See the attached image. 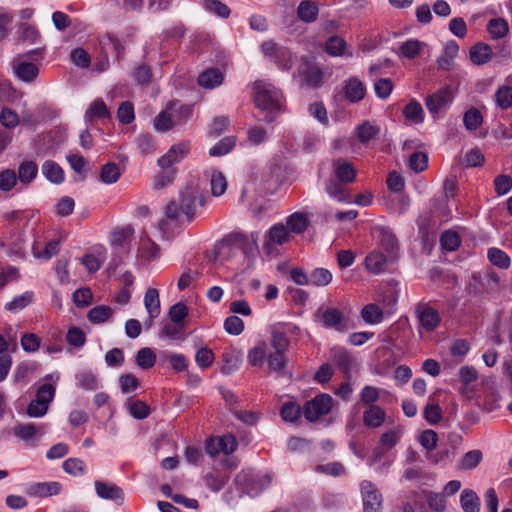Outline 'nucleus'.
Wrapping results in <instances>:
<instances>
[{
  "instance_id": "nucleus-63",
  "label": "nucleus",
  "mask_w": 512,
  "mask_h": 512,
  "mask_svg": "<svg viewBox=\"0 0 512 512\" xmlns=\"http://www.w3.org/2000/svg\"><path fill=\"white\" fill-rule=\"evenodd\" d=\"M483 121L481 113L476 108H471L465 112L463 123L466 129L473 131L478 129Z\"/></svg>"
},
{
  "instance_id": "nucleus-41",
  "label": "nucleus",
  "mask_w": 512,
  "mask_h": 512,
  "mask_svg": "<svg viewBox=\"0 0 512 512\" xmlns=\"http://www.w3.org/2000/svg\"><path fill=\"white\" fill-rule=\"evenodd\" d=\"M285 226L290 233L300 234L306 230L308 218L302 213H293L287 218Z\"/></svg>"
},
{
  "instance_id": "nucleus-8",
  "label": "nucleus",
  "mask_w": 512,
  "mask_h": 512,
  "mask_svg": "<svg viewBox=\"0 0 512 512\" xmlns=\"http://www.w3.org/2000/svg\"><path fill=\"white\" fill-rule=\"evenodd\" d=\"M189 151V142L184 141L175 144L157 160V164L160 168L176 169L174 165L182 161L188 155Z\"/></svg>"
},
{
  "instance_id": "nucleus-53",
  "label": "nucleus",
  "mask_w": 512,
  "mask_h": 512,
  "mask_svg": "<svg viewBox=\"0 0 512 512\" xmlns=\"http://www.w3.org/2000/svg\"><path fill=\"white\" fill-rule=\"evenodd\" d=\"M156 363V355L149 347H144L138 350L136 354V364L141 369H150Z\"/></svg>"
},
{
  "instance_id": "nucleus-45",
  "label": "nucleus",
  "mask_w": 512,
  "mask_h": 512,
  "mask_svg": "<svg viewBox=\"0 0 512 512\" xmlns=\"http://www.w3.org/2000/svg\"><path fill=\"white\" fill-rule=\"evenodd\" d=\"M236 144L235 136H227L221 139L209 150V155L212 157H219L228 154Z\"/></svg>"
},
{
  "instance_id": "nucleus-51",
  "label": "nucleus",
  "mask_w": 512,
  "mask_h": 512,
  "mask_svg": "<svg viewBox=\"0 0 512 512\" xmlns=\"http://www.w3.org/2000/svg\"><path fill=\"white\" fill-rule=\"evenodd\" d=\"M33 297V292L26 291L21 295L15 296L10 302H7L5 304V309L12 312L21 310L32 303Z\"/></svg>"
},
{
  "instance_id": "nucleus-30",
  "label": "nucleus",
  "mask_w": 512,
  "mask_h": 512,
  "mask_svg": "<svg viewBox=\"0 0 512 512\" xmlns=\"http://www.w3.org/2000/svg\"><path fill=\"white\" fill-rule=\"evenodd\" d=\"M113 316V309L107 305H98L90 309L87 313V319L92 324H103L109 321Z\"/></svg>"
},
{
  "instance_id": "nucleus-47",
  "label": "nucleus",
  "mask_w": 512,
  "mask_h": 512,
  "mask_svg": "<svg viewBox=\"0 0 512 512\" xmlns=\"http://www.w3.org/2000/svg\"><path fill=\"white\" fill-rule=\"evenodd\" d=\"M487 30L493 39H500L507 36L509 26L506 20L502 18H494L488 22Z\"/></svg>"
},
{
  "instance_id": "nucleus-56",
  "label": "nucleus",
  "mask_w": 512,
  "mask_h": 512,
  "mask_svg": "<svg viewBox=\"0 0 512 512\" xmlns=\"http://www.w3.org/2000/svg\"><path fill=\"white\" fill-rule=\"evenodd\" d=\"M333 279L332 273L326 268H316L311 272L310 284L314 286H327Z\"/></svg>"
},
{
  "instance_id": "nucleus-21",
  "label": "nucleus",
  "mask_w": 512,
  "mask_h": 512,
  "mask_svg": "<svg viewBox=\"0 0 512 512\" xmlns=\"http://www.w3.org/2000/svg\"><path fill=\"white\" fill-rule=\"evenodd\" d=\"M166 108L169 111L175 126L185 123L192 115L191 105L181 104L177 101L170 102Z\"/></svg>"
},
{
  "instance_id": "nucleus-31",
  "label": "nucleus",
  "mask_w": 512,
  "mask_h": 512,
  "mask_svg": "<svg viewBox=\"0 0 512 512\" xmlns=\"http://www.w3.org/2000/svg\"><path fill=\"white\" fill-rule=\"evenodd\" d=\"M460 504L464 512H480V498L471 489H464L461 492Z\"/></svg>"
},
{
  "instance_id": "nucleus-59",
  "label": "nucleus",
  "mask_w": 512,
  "mask_h": 512,
  "mask_svg": "<svg viewBox=\"0 0 512 512\" xmlns=\"http://www.w3.org/2000/svg\"><path fill=\"white\" fill-rule=\"evenodd\" d=\"M325 49L331 56H342L345 54L346 42L341 37L332 36L327 40Z\"/></svg>"
},
{
  "instance_id": "nucleus-36",
  "label": "nucleus",
  "mask_w": 512,
  "mask_h": 512,
  "mask_svg": "<svg viewBox=\"0 0 512 512\" xmlns=\"http://www.w3.org/2000/svg\"><path fill=\"white\" fill-rule=\"evenodd\" d=\"M360 314L363 321L370 325L379 324L384 318L383 310L376 304L365 305Z\"/></svg>"
},
{
  "instance_id": "nucleus-7",
  "label": "nucleus",
  "mask_w": 512,
  "mask_h": 512,
  "mask_svg": "<svg viewBox=\"0 0 512 512\" xmlns=\"http://www.w3.org/2000/svg\"><path fill=\"white\" fill-rule=\"evenodd\" d=\"M290 238L291 233L284 224H275L265 235L263 249L267 254H271L276 246L287 243Z\"/></svg>"
},
{
  "instance_id": "nucleus-5",
  "label": "nucleus",
  "mask_w": 512,
  "mask_h": 512,
  "mask_svg": "<svg viewBox=\"0 0 512 512\" xmlns=\"http://www.w3.org/2000/svg\"><path fill=\"white\" fill-rule=\"evenodd\" d=\"M333 406V399L328 394H320L308 401L304 406V416L310 421L314 422L320 417L327 415Z\"/></svg>"
},
{
  "instance_id": "nucleus-9",
  "label": "nucleus",
  "mask_w": 512,
  "mask_h": 512,
  "mask_svg": "<svg viewBox=\"0 0 512 512\" xmlns=\"http://www.w3.org/2000/svg\"><path fill=\"white\" fill-rule=\"evenodd\" d=\"M94 488L99 498L112 501L119 506L124 503V491L115 483L110 481L96 480L94 482Z\"/></svg>"
},
{
  "instance_id": "nucleus-64",
  "label": "nucleus",
  "mask_w": 512,
  "mask_h": 512,
  "mask_svg": "<svg viewBox=\"0 0 512 512\" xmlns=\"http://www.w3.org/2000/svg\"><path fill=\"white\" fill-rule=\"evenodd\" d=\"M16 172L12 169L0 171V190L3 192L11 191L17 184Z\"/></svg>"
},
{
  "instance_id": "nucleus-15",
  "label": "nucleus",
  "mask_w": 512,
  "mask_h": 512,
  "mask_svg": "<svg viewBox=\"0 0 512 512\" xmlns=\"http://www.w3.org/2000/svg\"><path fill=\"white\" fill-rule=\"evenodd\" d=\"M342 93L348 102L357 103L365 97L366 87L358 78L350 77L344 82Z\"/></svg>"
},
{
  "instance_id": "nucleus-12",
  "label": "nucleus",
  "mask_w": 512,
  "mask_h": 512,
  "mask_svg": "<svg viewBox=\"0 0 512 512\" xmlns=\"http://www.w3.org/2000/svg\"><path fill=\"white\" fill-rule=\"evenodd\" d=\"M453 101V93L449 87L437 90L428 95L425 99V105L431 114H438L441 110L449 108Z\"/></svg>"
},
{
  "instance_id": "nucleus-44",
  "label": "nucleus",
  "mask_w": 512,
  "mask_h": 512,
  "mask_svg": "<svg viewBox=\"0 0 512 512\" xmlns=\"http://www.w3.org/2000/svg\"><path fill=\"white\" fill-rule=\"evenodd\" d=\"M403 114L407 120L416 124L422 123L424 121V110L421 104L416 100L410 101L405 106Z\"/></svg>"
},
{
  "instance_id": "nucleus-2",
  "label": "nucleus",
  "mask_w": 512,
  "mask_h": 512,
  "mask_svg": "<svg viewBox=\"0 0 512 512\" xmlns=\"http://www.w3.org/2000/svg\"><path fill=\"white\" fill-rule=\"evenodd\" d=\"M55 392V385L51 383L41 385L36 392L35 399L32 400L27 407V415L31 418H40L46 415L49 404L55 397Z\"/></svg>"
},
{
  "instance_id": "nucleus-55",
  "label": "nucleus",
  "mask_w": 512,
  "mask_h": 512,
  "mask_svg": "<svg viewBox=\"0 0 512 512\" xmlns=\"http://www.w3.org/2000/svg\"><path fill=\"white\" fill-rule=\"evenodd\" d=\"M120 176V168L115 163H107L101 168L100 179L105 184H113L117 182Z\"/></svg>"
},
{
  "instance_id": "nucleus-14",
  "label": "nucleus",
  "mask_w": 512,
  "mask_h": 512,
  "mask_svg": "<svg viewBox=\"0 0 512 512\" xmlns=\"http://www.w3.org/2000/svg\"><path fill=\"white\" fill-rule=\"evenodd\" d=\"M62 485L57 481L33 482L26 488V493L30 497L46 498L60 494Z\"/></svg>"
},
{
  "instance_id": "nucleus-11",
  "label": "nucleus",
  "mask_w": 512,
  "mask_h": 512,
  "mask_svg": "<svg viewBox=\"0 0 512 512\" xmlns=\"http://www.w3.org/2000/svg\"><path fill=\"white\" fill-rule=\"evenodd\" d=\"M45 428L44 424L18 423L13 427L12 433L27 445L35 446L37 438L44 435Z\"/></svg>"
},
{
  "instance_id": "nucleus-26",
  "label": "nucleus",
  "mask_w": 512,
  "mask_h": 512,
  "mask_svg": "<svg viewBox=\"0 0 512 512\" xmlns=\"http://www.w3.org/2000/svg\"><path fill=\"white\" fill-rule=\"evenodd\" d=\"M110 116L109 110L103 100L97 99L91 103L85 112V122L89 125L95 119H104Z\"/></svg>"
},
{
  "instance_id": "nucleus-4",
  "label": "nucleus",
  "mask_w": 512,
  "mask_h": 512,
  "mask_svg": "<svg viewBox=\"0 0 512 512\" xmlns=\"http://www.w3.org/2000/svg\"><path fill=\"white\" fill-rule=\"evenodd\" d=\"M204 203V196L196 186H189L181 192L180 209L188 221L194 218L197 206H203Z\"/></svg>"
},
{
  "instance_id": "nucleus-33",
  "label": "nucleus",
  "mask_w": 512,
  "mask_h": 512,
  "mask_svg": "<svg viewBox=\"0 0 512 512\" xmlns=\"http://www.w3.org/2000/svg\"><path fill=\"white\" fill-rule=\"evenodd\" d=\"M261 50L265 56L269 57L274 62L277 58H287L289 62L291 58V52L288 49L279 47L271 40L263 42Z\"/></svg>"
},
{
  "instance_id": "nucleus-23",
  "label": "nucleus",
  "mask_w": 512,
  "mask_h": 512,
  "mask_svg": "<svg viewBox=\"0 0 512 512\" xmlns=\"http://www.w3.org/2000/svg\"><path fill=\"white\" fill-rule=\"evenodd\" d=\"M13 69L19 80L28 83L34 81L39 74L37 65L27 61L16 64Z\"/></svg>"
},
{
  "instance_id": "nucleus-39",
  "label": "nucleus",
  "mask_w": 512,
  "mask_h": 512,
  "mask_svg": "<svg viewBox=\"0 0 512 512\" xmlns=\"http://www.w3.org/2000/svg\"><path fill=\"white\" fill-rule=\"evenodd\" d=\"M210 179L211 192L213 196H221L227 189V181L225 176L216 170L207 172Z\"/></svg>"
},
{
  "instance_id": "nucleus-20",
  "label": "nucleus",
  "mask_w": 512,
  "mask_h": 512,
  "mask_svg": "<svg viewBox=\"0 0 512 512\" xmlns=\"http://www.w3.org/2000/svg\"><path fill=\"white\" fill-rule=\"evenodd\" d=\"M144 305L149 315V321L147 326H151L152 320L157 318L160 314V299L158 290L155 288H149L144 296Z\"/></svg>"
},
{
  "instance_id": "nucleus-6",
  "label": "nucleus",
  "mask_w": 512,
  "mask_h": 512,
  "mask_svg": "<svg viewBox=\"0 0 512 512\" xmlns=\"http://www.w3.org/2000/svg\"><path fill=\"white\" fill-rule=\"evenodd\" d=\"M364 512H381L382 496L376 486L367 480L360 484Z\"/></svg>"
},
{
  "instance_id": "nucleus-52",
  "label": "nucleus",
  "mask_w": 512,
  "mask_h": 512,
  "mask_svg": "<svg viewBox=\"0 0 512 512\" xmlns=\"http://www.w3.org/2000/svg\"><path fill=\"white\" fill-rule=\"evenodd\" d=\"M77 385L82 389L93 391L98 388L99 382L92 371H82L76 374Z\"/></svg>"
},
{
  "instance_id": "nucleus-25",
  "label": "nucleus",
  "mask_w": 512,
  "mask_h": 512,
  "mask_svg": "<svg viewBox=\"0 0 512 512\" xmlns=\"http://www.w3.org/2000/svg\"><path fill=\"white\" fill-rule=\"evenodd\" d=\"M319 14V7L317 3L311 0H304L300 2L297 8L298 18L306 23H312L316 21Z\"/></svg>"
},
{
  "instance_id": "nucleus-24",
  "label": "nucleus",
  "mask_w": 512,
  "mask_h": 512,
  "mask_svg": "<svg viewBox=\"0 0 512 512\" xmlns=\"http://www.w3.org/2000/svg\"><path fill=\"white\" fill-rule=\"evenodd\" d=\"M223 82V74L217 68L203 71L198 77V84L205 89H214Z\"/></svg>"
},
{
  "instance_id": "nucleus-58",
  "label": "nucleus",
  "mask_w": 512,
  "mask_h": 512,
  "mask_svg": "<svg viewBox=\"0 0 512 512\" xmlns=\"http://www.w3.org/2000/svg\"><path fill=\"white\" fill-rule=\"evenodd\" d=\"M139 254L146 260L155 259L159 255V247L149 238H142L139 246Z\"/></svg>"
},
{
  "instance_id": "nucleus-61",
  "label": "nucleus",
  "mask_w": 512,
  "mask_h": 512,
  "mask_svg": "<svg viewBox=\"0 0 512 512\" xmlns=\"http://www.w3.org/2000/svg\"><path fill=\"white\" fill-rule=\"evenodd\" d=\"M0 123L8 129H14L20 124V116L16 111L4 107L0 111Z\"/></svg>"
},
{
  "instance_id": "nucleus-48",
  "label": "nucleus",
  "mask_w": 512,
  "mask_h": 512,
  "mask_svg": "<svg viewBox=\"0 0 512 512\" xmlns=\"http://www.w3.org/2000/svg\"><path fill=\"white\" fill-rule=\"evenodd\" d=\"M482 460V452L480 450L468 451L460 460L458 468L461 471H470L475 469Z\"/></svg>"
},
{
  "instance_id": "nucleus-35",
  "label": "nucleus",
  "mask_w": 512,
  "mask_h": 512,
  "mask_svg": "<svg viewBox=\"0 0 512 512\" xmlns=\"http://www.w3.org/2000/svg\"><path fill=\"white\" fill-rule=\"evenodd\" d=\"M268 344L265 341L258 342L248 351L247 359L252 366L261 367L267 358Z\"/></svg>"
},
{
  "instance_id": "nucleus-43",
  "label": "nucleus",
  "mask_w": 512,
  "mask_h": 512,
  "mask_svg": "<svg viewBox=\"0 0 512 512\" xmlns=\"http://www.w3.org/2000/svg\"><path fill=\"white\" fill-rule=\"evenodd\" d=\"M442 409L433 400L432 396H429L428 403L424 407L423 417L431 425L439 423L442 419Z\"/></svg>"
},
{
  "instance_id": "nucleus-60",
  "label": "nucleus",
  "mask_w": 512,
  "mask_h": 512,
  "mask_svg": "<svg viewBox=\"0 0 512 512\" xmlns=\"http://www.w3.org/2000/svg\"><path fill=\"white\" fill-rule=\"evenodd\" d=\"M183 326L175 322H167L162 325L159 332L161 338H167L172 340L180 339L182 336Z\"/></svg>"
},
{
  "instance_id": "nucleus-40",
  "label": "nucleus",
  "mask_w": 512,
  "mask_h": 512,
  "mask_svg": "<svg viewBox=\"0 0 512 512\" xmlns=\"http://www.w3.org/2000/svg\"><path fill=\"white\" fill-rule=\"evenodd\" d=\"M380 133V127L371 123L370 121H364L357 127V137L363 144L368 143L370 140L375 138Z\"/></svg>"
},
{
  "instance_id": "nucleus-17",
  "label": "nucleus",
  "mask_w": 512,
  "mask_h": 512,
  "mask_svg": "<svg viewBox=\"0 0 512 512\" xmlns=\"http://www.w3.org/2000/svg\"><path fill=\"white\" fill-rule=\"evenodd\" d=\"M392 259H394V256L390 254L386 256L380 251H372L365 259V266L369 272L381 274L386 271L388 263Z\"/></svg>"
},
{
  "instance_id": "nucleus-16",
  "label": "nucleus",
  "mask_w": 512,
  "mask_h": 512,
  "mask_svg": "<svg viewBox=\"0 0 512 512\" xmlns=\"http://www.w3.org/2000/svg\"><path fill=\"white\" fill-rule=\"evenodd\" d=\"M494 57L492 47L484 42L474 44L469 50L470 61L477 66H483Z\"/></svg>"
},
{
  "instance_id": "nucleus-19",
  "label": "nucleus",
  "mask_w": 512,
  "mask_h": 512,
  "mask_svg": "<svg viewBox=\"0 0 512 512\" xmlns=\"http://www.w3.org/2000/svg\"><path fill=\"white\" fill-rule=\"evenodd\" d=\"M133 228L127 226L125 228L115 229L111 235V246L116 252H124L128 249L133 234Z\"/></svg>"
},
{
  "instance_id": "nucleus-34",
  "label": "nucleus",
  "mask_w": 512,
  "mask_h": 512,
  "mask_svg": "<svg viewBox=\"0 0 512 512\" xmlns=\"http://www.w3.org/2000/svg\"><path fill=\"white\" fill-rule=\"evenodd\" d=\"M494 101L498 108L507 110L512 107V86L500 85L494 94Z\"/></svg>"
},
{
  "instance_id": "nucleus-27",
  "label": "nucleus",
  "mask_w": 512,
  "mask_h": 512,
  "mask_svg": "<svg viewBox=\"0 0 512 512\" xmlns=\"http://www.w3.org/2000/svg\"><path fill=\"white\" fill-rule=\"evenodd\" d=\"M38 175V165L32 160H25L18 167L17 180L24 185L30 184Z\"/></svg>"
},
{
  "instance_id": "nucleus-1",
  "label": "nucleus",
  "mask_w": 512,
  "mask_h": 512,
  "mask_svg": "<svg viewBox=\"0 0 512 512\" xmlns=\"http://www.w3.org/2000/svg\"><path fill=\"white\" fill-rule=\"evenodd\" d=\"M254 102L257 108L266 111L268 115L265 121L270 123L275 118V113L282 111L283 96L279 89L264 80L254 83Z\"/></svg>"
},
{
  "instance_id": "nucleus-22",
  "label": "nucleus",
  "mask_w": 512,
  "mask_h": 512,
  "mask_svg": "<svg viewBox=\"0 0 512 512\" xmlns=\"http://www.w3.org/2000/svg\"><path fill=\"white\" fill-rule=\"evenodd\" d=\"M385 419L386 413L378 405H370L363 413V423L369 428L380 427Z\"/></svg>"
},
{
  "instance_id": "nucleus-3",
  "label": "nucleus",
  "mask_w": 512,
  "mask_h": 512,
  "mask_svg": "<svg viewBox=\"0 0 512 512\" xmlns=\"http://www.w3.org/2000/svg\"><path fill=\"white\" fill-rule=\"evenodd\" d=\"M315 320L325 329L337 332L348 330L347 318L344 313L335 307L319 308L314 314Z\"/></svg>"
},
{
  "instance_id": "nucleus-46",
  "label": "nucleus",
  "mask_w": 512,
  "mask_h": 512,
  "mask_svg": "<svg viewBox=\"0 0 512 512\" xmlns=\"http://www.w3.org/2000/svg\"><path fill=\"white\" fill-rule=\"evenodd\" d=\"M425 44L417 39H409L400 45V53L408 59L416 58L422 51Z\"/></svg>"
},
{
  "instance_id": "nucleus-37",
  "label": "nucleus",
  "mask_w": 512,
  "mask_h": 512,
  "mask_svg": "<svg viewBox=\"0 0 512 512\" xmlns=\"http://www.w3.org/2000/svg\"><path fill=\"white\" fill-rule=\"evenodd\" d=\"M66 341L74 349L80 350L86 344V333L78 326H71L67 330Z\"/></svg>"
},
{
  "instance_id": "nucleus-38",
  "label": "nucleus",
  "mask_w": 512,
  "mask_h": 512,
  "mask_svg": "<svg viewBox=\"0 0 512 512\" xmlns=\"http://www.w3.org/2000/svg\"><path fill=\"white\" fill-rule=\"evenodd\" d=\"M222 360L223 365L221 367V372L229 375L239 368L241 356L240 353L235 350L225 351L222 355Z\"/></svg>"
},
{
  "instance_id": "nucleus-29",
  "label": "nucleus",
  "mask_w": 512,
  "mask_h": 512,
  "mask_svg": "<svg viewBox=\"0 0 512 512\" xmlns=\"http://www.w3.org/2000/svg\"><path fill=\"white\" fill-rule=\"evenodd\" d=\"M458 51V44L455 41H449L444 48L443 54L437 60L438 66L443 70H450Z\"/></svg>"
},
{
  "instance_id": "nucleus-57",
  "label": "nucleus",
  "mask_w": 512,
  "mask_h": 512,
  "mask_svg": "<svg viewBox=\"0 0 512 512\" xmlns=\"http://www.w3.org/2000/svg\"><path fill=\"white\" fill-rule=\"evenodd\" d=\"M215 359L213 351L208 347H201L196 351L195 362L200 369L209 368Z\"/></svg>"
},
{
  "instance_id": "nucleus-10",
  "label": "nucleus",
  "mask_w": 512,
  "mask_h": 512,
  "mask_svg": "<svg viewBox=\"0 0 512 512\" xmlns=\"http://www.w3.org/2000/svg\"><path fill=\"white\" fill-rule=\"evenodd\" d=\"M295 76L299 77L301 83L306 86L318 87L322 84V71L307 59H302Z\"/></svg>"
},
{
  "instance_id": "nucleus-49",
  "label": "nucleus",
  "mask_w": 512,
  "mask_h": 512,
  "mask_svg": "<svg viewBox=\"0 0 512 512\" xmlns=\"http://www.w3.org/2000/svg\"><path fill=\"white\" fill-rule=\"evenodd\" d=\"M487 256L489 261L499 268L507 269L510 266V257L507 255L506 252L499 248L492 247L488 249Z\"/></svg>"
},
{
  "instance_id": "nucleus-54",
  "label": "nucleus",
  "mask_w": 512,
  "mask_h": 512,
  "mask_svg": "<svg viewBox=\"0 0 512 512\" xmlns=\"http://www.w3.org/2000/svg\"><path fill=\"white\" fill-rule=\"evenodd\" d=\"M162 358L167 361L176 372L185 371L189 365V361L184 354L164 353Z\"/></svg>"
},
{
  "instance_id": "nucleus-42",
  "label": "nucleus",
  "mask_w": 512,
  "mask_h": 512,
  "mask_svg": "<svg viewBox=\"0 0 512 512\" xmlns=\"http://www.w3.org/2000/svg\"><path fill=\"white\" fill-rule=\"evenodd\" d=\"M160 169L161 171L155 175L152 183V187L155 190H161L172 184L177 174V169Z\"/></svg>"
},
{
  "instance_id": "nucleus-62",
  "label": "nucleus",
  "mask_w": 512,
  "mask_h": 512,
  "mask_svg": "<svg viewBox=\"0 0 512 512\" xmlns=\"http://www.w3.org/2000/svg\"><path fill=\"white\" fill-rule=\"evenodd\" d=\"M129 412L135 419H145L150 414L149 406L141 400H133L127 403Z\"/></svg>"
},
{
  "instance_id": "nucleus-28",
  "label": "nucleus",
  "mask_w": 512,
  "mask_h": 512,
  "mask_svg": "<svg viewBox=\"0 0 512 512\" xmlns=\"http://www.w3.org/2000/svg\"><path fill=\"white\" fill-rule=\"evenodd\" d=\"M333 166L335 174L341 182L349 183L354 181L357 172L350 162L339 159L334 162Z\"/></svg>"
},
{
  "instance_id": "nucleus-18",
  "label": "nucleus",
  "mask_w": 512,
  "mask_h": 512,
  "mask_svg": "<svg viewBox=\"0 0 512 512\" xmlns=\"http://www.w3.org/2000/svg\"><path fill=\"white\" fill-rule=\"evenodd\" d=\"M373 236L391 256H394V252L398 247L397 239L389 228L376 226L373 229Z\"/></svg>"
},
{
  "instance_id": "nucleus-13",
  "label": "nucleus",
  "mask_w": 512,
  "mask_h": 512,
  "mask_svg": "<svg viewBox=\"0 0 512 512\" xmlns=\"http://www.w3.org/2000/svg\"><path fill=\"white\" fill-rule=\"evenodd\" d=\"M415 314L421 328L430 332L435 330L441 321L437 310L426 303H420L415 308Z\"/></svg>"
},
{
  "instance_id": "nucleus-32",
  "label": "nucleus",
  "mask_w": 512,
  "mask_h": 512,
  "mask_svg": "<svg viewBox=\"0 0 512 512\" xmlns=\"http://www.w3.org/2000/svg\"><path fill=\"white\" fill-rule=\"evenodd\" d=\"M42 173L48 181L60 184L64 181L63 169L54 161L47 160L42 165Z\"/></svg>"
},
{
  "instance_id": "nucleus-50",
  "label": "nucleus",
  "mask_w": 512,
  "mask_h": 512,
  "mask_svg": "<svg viewBox=\"0 0 512 512\" xmlns=\"http://www.w3.org/2000/svg\"><path fill=\"white\" fill-rule=\"evenodd\" d=\"M214 444L218 445L220 452L227 455L233 453L238 446L237 440L232 434H226L222 437H212V445Z\"/></svg>"
}]
</instances>
